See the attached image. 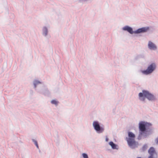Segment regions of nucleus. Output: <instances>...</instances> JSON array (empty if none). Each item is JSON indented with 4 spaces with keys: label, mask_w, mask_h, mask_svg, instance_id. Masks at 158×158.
Returning <instances> with one entry per match:
<instances>
[{
    "label": "nucleus",
    "mask_w": 158,
    "mask_h": 158,
    "mask_svg": "<svg viewBox=\"0 0 158 158\" xmlns=\"http://www.w3.org/2000/svg\"><path fill=\"white\" fill-rule=\"evenodd\" d=\"M152 125L151 123L144 121L140 122L139 123V134L138 137V140H140L142 136L146 138L152 134V129L150 127Z\"/></svg>",
    "instance_id": "nucleus-1"
},
{
    "label": "nucleus",
    "mask_w": 158,
    "mask_h": 158,
    "mask_svg": "<svg viewBox=\"0 0 158 158\" xmlns=\"http://www.w3.org/2000/svg\"><path fill=\"white\" fill-rule=\"evenodd\" d=\"M139 99L141 101L144 102L145 98L149 101H154L157 100L156 95L151 93L149 91L143 90L142 92H140L138 94Z\"/></svg>",
    "instance_id": "nucleus-2"
},
{
    "label": "nucleus",
    "mask_w": 158,
    "mask_h": 158,
    "mask_svg": "<svg viewBox=\"0 0 158 158\" xmlns=\"http://www.w3.org/2000/svg\"><path fill=\"white\" fill-rule=\"evenodd\" d=\"M93 126L96 132L98 134L103 133L105 130L104 125L97 121H94L93 123Z\"/></svg>",
    "instance_id": "nucleus-3"
},
{
    "label": "nucleus",
    "mask_w": 158,
    "mask_h": 158,
    "mask_svg": "<svg viewBox=\"0 0 158 158\" xmlns=\"http://www.w3.org/2000/svg\"><path fill=\"white\" fill-rule=\"evenodd\" d=\"M156 65L155 63H152L149 65L146 70H141V73L145 75L152 74L156 69Z\"/></svg>",
    "instance_id": "nucleus-4"
},
{
    "label": "nucleus",
    "mask_w": 158,
    "mask_h": 158,
    "mask_svg": "<svg viewBox=\"0 0 158 158\" xmlns=\"http://www.w3.org/2000/svg\"><path fill=\"white\" fill-rule=\"evenodd\" d=\"M151 27L147 26L139 28L135 30V34H139L146 33L150 30Z\"/></svg>",
    "instance_id": "nucleus-5"
},
{
    "label": "nucleus",
    "mask_w": 158,
    "mask_h": 158,
    "mask_svg": "<svg viewBox=\"0 0 158 158\" xmlns=\"http://www.w3.org/2000/svg\"><path fill=\"white\" fill-rule=\"evenodd\" d=\"M128 146L132 149L137 148L138 143L135 140V139L127 141Z\"/></svg>",
    "instance_id": "nucleus-6"
},
{
    "label": "nucleus",
    "mask_w": 158,
    "mask_h": 158,
    "mask_svg": "<svg viewBox=\"0 0 158 158\" xmlns=\"http://www.w3.org/2000/svg\"><path fill=\"white\" fill-rule=\"evenodd\" d=\"M43 87V89L42 90H38L37 92L40 94H42L45 96H49L50 93L47 86L44 85Z\"/></svg>",
    "instance_id": "nucleus-7"
},
{
    "label": "nucleus",
    "mask_w": 158,
    "mask_h": 158,
    "mask_svg": "<svg viewBox=\"0 0 158 158\" xmlns=\"http://www.w3.org/2000/svg\"><path fill=\"white\" fill-rule=\"evenodd\" d=\"M123 31H127L131 34H135V30H133V28L129 25H126L122 28Z\"/></svg>",
    "instance_id": "nucleus-8"
},
{
    "label": "nucleus",
    "mask_w": 158,
    "mask_h": 158,
    "mask_svg": "<svg viewBox=\"0 0 158 158\" xmlns=\"http://www.w3.org/2000/svg\"><path fill=\"white\" fill-rule=\"evenodd\" d=\"M148 45L149 49H157L156 45L151 41L148 42Z\"/></svg>",
    "instance_id": "nucleus-9"
},
{
    "label": "nucleus",
    "mask_w": 158,
    "mask_h": 158,
    "mask_svg": "<svg viewBox=\"0 0 158 158\" xmlns=\"http://www.w3.org/2000/svg\"><path fill=\"white\" fill-rule=\"evenodd\" d=\"M128 138H126L127 141L135 139V134L133 133L131 131H129L128 132Z\"/></svg>",
    "instance_id": "nucleus-10"
},
{
    "label": "nucleus",
    "mask_w": 158,
    "mask_h": 158,
    "mask_svg": "<svg viewBox=\"0 0 158 158\" xmlns=\"http://www.w3.org/2000/svg\"><path fill=\"white\" fill-rule=\"evenodd\" d=\"M48 29L47 27L44 26L42 28V35H43L46 37L48 35Z\"/></svg>",
    "instance_id": "nucleus-11"
},
{
    "label": "nucleus",
    "mask_w": 158,
    "mask_h": 158,
    "mask_svg": "<svg viewBox=\"0 0 158 158\" xmlns=\"http://www.w3.org/2000/svg\"><path fill=\"white\" fill-rule=\"evenodd\" d=\"M109 144L110 145L111 148L113 149H118V146L117 145L114 143L112 141H110L109 142Z\"/></svg>",
    "instance_id": "nucleus-12"
},
{
    "label": "nucleus",
    "mask_w": 158,
    "mask_h": 158,
    "mask_svg": "<svg viewBox=\"0 0 158 158\" xmlns=\"http://www.w3.org/2000/svg\"><path fill=\"white\" fill-rule=\"evenodd\" d=\"M41 83V82L40 81L37 80H35L33 81V84L34 85V88L35 90H36L37 91L38 90H39L38 89H37L36 88L37 85Z\"/></svg>",
    "instance_id": "nucleus-13"
},
{
    "label": "nucleus",
    "mask_w": 158,
    "mask_h": 158,
    "mask_svg": "<svg viewBox=\"0 0 158 158\" xmlns=\"http://www.w3.org/2000/svg\"><path fill=\"white\" fill-rule=\"evenodd\" d=\"M156 152L154 148L153 147H151L148 150V152L150 155H154Z\"/></svg>",
    "instance_id": "nucleus-14"
},
{
    "label": "nucleus",
    "mask_w": 158,
    "mask_h": 158,
    "mask_svg": "<svg viewBox=\"0 0 158 158\" xmlns=\"http://www.w3.org/2000/svg\"><path fill=\"white\" fill-rule=\"evenodd\" d=\"M148 147L147 144H144L143 146L142 147V149L143 151H146Z\"/></svg>",
    "instance_id": "nucleus-15"
},
{
    "label": "nucleus",
    "mask_w": 158,
    "mask_h": 158,
    "mask_svg": "<svg viewBox=\"0 0 158 158\" xmlns=\"http://www.w3.org/2000/svg\"><path fill=\"white\" fill-rule=\"evenodd\" d=\"M58 102L55 100H52L51 101V103L52 104L57 105L58 103Z\"/></svg>",
    "instance_id": "nucleus-16"
},
{
    "label": "nucleus",
    "mask_w": 158,
    "mask_h": 158,
    "mask_svg": "<svg viewBox=\"0 0 158 158\" xmlns=\"http://www.w3.org/2000/svg\"><path fill=\"white\" fill-rule=\"evenodd\" d=\"M82 156L83 158H89L87 154L86 153H83L82 154Z\"/></svg>",
    "instance_id": "nucleus-17"
},
{
    "label": "nucleus",
    "mask_w": 158,
    "mask_h": 158,
    "mask_svg": "<svg viewBox=\"0 0 158 158\" xmlns=\"http://www.w3.org/2000/svg\"><path fill=\"white\" fill-rule=\"evenodd\" d=\"M32 141L35 144V145H37V144H38V142H37V141L36 140H35L34 139H32Z\"/></svg>",
    "instance_id": "nucleus-18"
},
{
    "label": "nucleus",
    "mask_w": 158,
    "mask_h": 158,
    "mask_svg": "<svg viewBox=\"0 0 158 158\" xmlns=\"http://www.w3.org/2000/svg\"><path fill=\"white\" fill-rule=\"evenodd\" d=\"M155 141L156 142V143L157 144H158V137L155 140Z\"/></svg>",
    "instance_id": "nucleus-19"
},
{
    "label": "nucleus",
    "mask_w": 158,
    "mask_h": 158,
    "mask_svg": "<svg viewBox=\"0 0 158 158\" xmlns=\"http://www.w3.org/2000/svg\"><path fill=\"white\" fill-rule=\"evenodd\" d=\"M105 140L106 142H108L109 141V139L107 137H106Z\"/></svg>",
    "instance_id": "nucleus-20"
},
{
    "label": "nucleus",
    "mask_w": 158,
    "mask_h": 158,
    "mask_svg": "<svg viewBox=\"0 0 158 158\" xmlns=\"http://www.w3.org/2000/svg\"><path fill=\"white\" fill-rule=\"evenodd\" d=\"M36 146V147L37 148H38V149H39V146H38V144H37V145H35Z\"/></svg>",
    "instance_id": "nucleus-21"
},
{
    "label": "nucleus",
    "mask_w": 158,
    "mask_h": 158,
    "mask_svg": "<svg viewBox=\"0 0 158 158\" xmlns=\"http://www.w3.org/2000/svg\"><path fill=\"white\" fill-rule=\"evenodd\" d=\"M12 15L13 17H14V15L13 14H12Z\"/></svg>",
    "instance_id": "nucleus-22"
}]
</instances>
